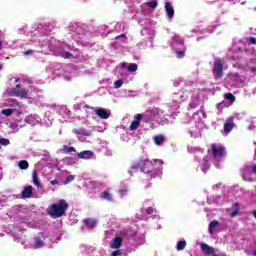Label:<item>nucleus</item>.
Wrapping results in <instances>:
<instances>
[{"mask_svg": "<svg viewBox=\"0 0 256 256\" xmlns=\"http://www.w3.org/2000/svg\"><path fill=\"white\" fill-rule=\"evenodd\" d=\"M250 171H252V173L256 175V164H253L252 166H250Z\"/></svg>", "mask_w": 256, "mask_h": 256, "instance_id": "nucleus-38", "label": "nucleus"}, {"mask_svg": "<svg viewBox=\"0 0 256 256\" xmlns=\"http://www.w3.org/2000/svg\"><path fill=\"white\" fill-rule=\"evenodd\" d=\"M119 37H124L125 38L126 36H125V34H121V35L117 36V39H119Z\"/></svg>", "mask_w": 256, "mask_h": 256, "instance_id": "nucleus-42", "label": "nucleus"}, {"mask_svg": "<svg viewBox=\"0 0 256 256\" xmlns=\"http://www.w3.org/2000/svg\"><path fill=\"white\" fill-rule=\"evenodd\" d=\"M11 95L14 97H20V99H28L29 90L21 88V85L17 84L16 88L12 90Z\"/></svg>", "mask_w": 256, "mask_h": 256, "instance_id": "nucleus-5", "label": "nucleus"}, {"mask_svg": "<svg viewBox=\"0 0 256 256\" xmlns=\"http://www.w3.org/2000/svg\"><path fill=\"white\" fill-rule=\"evenodd\" d=\"M233 211L230 213L231 217H237L239 215V202H235L232 205Z\"/></svg>", "mask_w": 256, "mask_h": 256, "instance_id": "nucleus-17", "label": "nucleus"}, {"mask_svg": "<svg viewBox=\"0 0 256 256\" xmlns=\"http://www.w3.org/2000/svg\"><path fill=\"white\" fill-rule=\"evenodd\" d=\"M153 213H155V209L151 206H149L147 209H146V214L147 215H153Z\"/></svg>", "mask_w": 256, "mask_h": 256, "instance_id": "nucleus-34", "label": "nucleus"}, {"mask_svg": "<svg viewBox=\"0 0 256 256\" xmlns=\"http://www.w3.org/2000/svg\"><path fill=\"white\" fill-rule=\"evenodd\" d=\"M253 215H254V217H255V219H256V211L253 212Z\"/></svg>", "mask_w": 256, "mask_h": 256, "instance_id": "nucleus-44", "label": "nucleus"}, {"mask_svg": "<svg viewBox=\"0 0 256 256\" xmlns=\"http://www.w3.org/2000/svg\"><path fill=\"white\" fill-rule=\"evenodd\" d=\"M139 171H141V160L134 163L128 170V173L129 175H133V173H139Z\"/></svg>", "mask_w": 256, "mask_h": 256, "instance_id": "nucleus-12", "label": "nucleus"}, {"mask_svg": "<svg viewBox=\"0 0 256 256\" xmlns=\"http://www.w3.org/2000/svg\"><path fill=\"white\" fill-rule=\"evenodd\" d=\"M32 179H33V183L34 185H36V187H41V182H39V177L37 176V172H33L32 174Z\"/></svg>", "mask_w": 256, "mask_h": 256, "instance_id": "nucleus-25", "label": "nucleus"}, {"mask_svg": "<svg viewBox=\"0 0 256 256\" xmlns=\"http://www.w3.org/2000/svg\"><path fill=\"white\" fill-rule=\"evenodd\" d=\"M214 79H222L225 73L223 72V59L221 57H217L214 59V66L212 69Z\"/></svg>", "mask_w": 256, "mask_h": 256, "instance_id": "nucleus-3", "label": "nucleus"}, {"mask_svg": "<svg viewBox=\"0 0 256 256\" xmlns=\"http://www.w3.org/2000/svg\"><path fill=\"white\" fill-rule=\"evenodd\" d=\"M249 45H256V38L255 37H250L248 39Z\"/></svg>", "mask_w": 256, "mask_h": 256, "instance_id": "nucleus-37", "label": "nucleus"}, {"mask_svg": "<svg viewBox=\"0 0 256 256\" xmlns=\"http://www.w3.org/2000/svg\"><path fill=\"white\" fill-rule=\"evenodd\" d=\"M0 145H9V139L1 138L0 139Z\"/></svg>", "mask_w": 256, "mask_h": 256, "instance_id": "nucleus-36", "label": "nucleus"}, {"mask_svg": "<svg viewBox=\"0 0 256 256\" xmlns=\"http://www.w3.org/2000/svg\"><path fill=\"white\" fill-rule=\"evenodd\" d=\"M233 129H235V123L226 122L224 124V132L226 133V135H229V133H231L233 131Z\"/></svg>", "mask_w": 256, "mask_h": 256, "instance_id": "nucleus-16", "label": "nucleus"}, {"mask_svg": "<svg viewBox=\"0 0 256 256\" xmlns=\"http://www.w3.org/2000/svg\"><path fill=\"white\" fill-rule=\"evenodd\" d=\"M101 199H105L106 201H113V197L111 196V193L109 191H103L101 194Z\"/></svg>", "mask_w": 256, "mask_h": 256, "instance_id": "nucleus-21", "label": "nucleus"}, {"mask_svg": "<svg viewBox=\"0 0 256 256\" xmlns=\"http://www.w3.org/2000/svg\"><path fill=\"white\" fill-rule=\"evenodd\" d=\"M253 256H256V250H254Z\"/></svg>", "mask_w": 256, "mask_h": 256, "instance_id": "nucleus-45", "label": "nucleus"}, {"mask_svg": "<svg viewBox=\"0 0 256 256\" xmlns=\"http://www.w3.org/2000/svg\"><path fill=\"white\" fill-rule=\"evenodd\" d=\"M121 255V250H116L112 252V256H119Z\"/></svg>", "mask_w": 256, "mask_h": 256, "instance_id": "nucleus-40", "label": "nucleus"}, {"mask_svg": "<svg viewBox=\"0 0 256 256\" xmlns=\"http://www.w3.org/2000/svg\"><path fill=\"white\" fill-rule=\"evenodd\" d=\"M18 167H19V169H22V170L29 169V162H27V160H21L18 163Z\"/></svg>", "mask_w": 256, "mask_h": 256, "instance_id": "nucleus-24", "label": "nucleus"}, {"mask_svg": "<svg viewBox=\"0 0 256 256\" xmlns=\"http://www.w3.org/2000/svg\"><path fill=\"white\" fill-rule=\"evenodd\" d=\"M73 133H75L76 135H82L83 137H91V135L93 134L91 130H86L83 128L74 129Z\"/></svg>", "mask_w": 256, "mask_h": 256, "instance_id": "nucleus-11", "label": "nucleus"}, {"mask_svg": "<svg viewBox=\"0 0 256 256\" xmlns=\"http://www.w3.org/2000/svg\"><path fill=\"white\" fill-rule=\"evenodd\" d=\"M41 247H43V240L41 239V237H36L34 241V248L41 249Z\"/></svg>", "mask_w": 256, "mask_h": 256, "instance_id": "nucleus-22", "label": "nucleus"}, {"mask_svg": "<svg viewBox=\"0 0 256 256\" xmlns=\"http://www.w3.org/2000/svg\"><path fill=\"white\" fill-rule=\"evenodd\" d=\"M68 207L69 204L67 201L62 199L59 203L50 205L47 208L46 213L53 219H59V217H63L65 215Z\"/></svg>", "mask_w": 256, "mask_h": 256, "instance_id": "nucleus-2", "label": "nucleus"}, {"mask_svg": "<svg viewBox=\"0 0 256 256\" xmlns=\"http://www.w3.org/2000/svg\"><path fill=\"white\" fill-rule=\"evenodd\" d=\"M177 59H183L185 57V51H176Z\"/></svg>", "mask_w": 256, "mask_h": 256, "instance_id": "nucleus-32", "label": "nucleus"}, {"mask_svg": "<svg viewBox=\"0 0 256 256\" xmlns=\"http://www.w3.org/2000/svg\"><path fill=\"white\" fill-rule=\"evenodd\" d=\"M185 247H187V241L181 240L177 243L176 249H177V251H183V249H185Z\"/></svg>", "mask_w": 256, "mask_h": 256, "instance_id": "nucleus-23", "label": "nucleus"}, {"mask_svg": "<svg viewBox=\"0 0 256 256\" xmlns=\"http://www.w3.org/2000/svg\"><path fill=\"white\" fill-rule=\"evenodd\" d=\"M75 147H73V146H70V147H64V149H63V152L67 155V154H69V153H75Z\"/></svg>", "mask_w": 256, "mask_h": 256, "instance_id": "nucleus-29", "label": "nucleus"}, {"mask_svg": "<svg viewBox=\"0 0 256 256\" xmlns=\"http://www.w3.org/2000/svg\"><path fill=\"white\" fill-rule=\"evenodd\" d=\"M241 171V175L244 181H253V177L251 176L253 175V172L251 171V166H244Z\"/></svg>", "mask_w": 256, "mask_h": 256, "instance_id": "nucleus-7", "label": "nucleus"}, {"mask_svg": "<svg viewBox=\"0 0 256 256\" xmlns=\"http://www.w3.org/2000/svg\"><path fill=\"white\" fill-rule=\"evenodd\" d=\"M93 155L94 154L91 150H85L78 153L79 159H92Z\"/></svg>", "mask_w": 256, "mask_h": 256, "instance_id": "nucleus-13", "label": "nucleus"}, {"mask_svg": "<svg viewBox=\"0 0 256 256\" xmlns=\"http://www.w3.org/2000/svg\"><path fill=\"white\" fill-rule=\"evenodd\" d=\"M165 11L167 12L169 19H173L175 16V10L173 9V5L170 2L165 3Z\"/></svg>", "mask_w": 256, "mask_h": 256, "instance_id": "nucleus-10", "label": "nucleus"}, {"mask_svg": "<svg viewBox=\"0 0 256 256\" xmlns=\"http://www.w3.org/2000/svg\"><path fill=\"white\" fill-rule=\"evenodd\" d=\"M33 195V188L31 186L25 187L22 191V197L24 199H31V196Z\"/></svg>", "mask_w": 256, "mask_h": 256, "instance_id": "nucleus-14", "label": "nucleus"}, {"mask_svg": "<svg viewBox=\"0 0 256 256\" xmlns=\"http://www.w3.org/2000/svg\"><path fill=\"white\" fill-rule=\"evenodd\" d=\"M141 171L146 175V181H151V179H155V177H159L161 175V169L155 168L153 166V162L145 159H140Z\"/></svg>", "mask_w": 256, "mask_h": 256, "instance_id": "nucleus-1", "label": "nucleus"}, {"mask_svg": "<svg viewBox=\"0 0 256 256\" xmlns=\"http://www.w3.org/2000/svg\"><path fill=\"white\" fill-rule=\"evenodd\" d=\"M1 115H5L6 117H11V115H13V109H10V108L3 109L1 111Z\"/></svg>", "mask_w": 256, "mask_h": 256, "instance_id": "nucleus-27", "label": "nucleus"}, {"mask_svg": "<svg viewBox=\"0 0 256 256\" xmlns=\"http://www.w3.org/2000/svg\"><path fill=\"white\" fill-rule=\"evenodd\" d=\"M201 250L205 255H214L215 254V248L209 246L207 243H201L200 244Z\"/></svg>", "mask_w": 256, "mask_h": 256, "instance_id": "nucleus-8", "label": "nucleus"}, {"mask_svg": "<svg viewBox=\"0 0 256 256\" xmlns=\"http://www.w3.org/2000/svg\"><path fill=\"white\" fill-rule=\"evenodd\" d=\"M154 143L156 145H163L165 143V137L163 135H157L154 137Z\"/></svg>", "mask_w": 256, "mask_h": 256, "instance_id": "nucleus-20", "label": "nucleus"}, {"mask_svg": "<svg viewBox=\"0 0 256 256\" xmlns=\"http://www.w3.org/2000/svg\"><path fill=\"white\" fill-rule=\"evenodd\" d=\"M2 45H3V42H2L1 39H0V49H1Z\"/></svg>", "mask_w": 256, "mask_h": 256, "instance_id": "nucleus-43", "label": "nucleus"}, {"mask_svg": "<svg viewBox=\"0 0 256 256\" xmlns=\"http://www.w3.org/2000/svg\"><path fill=\"white\" fill-rule=\"evenodd\" d=\"M157 5H159L157 0L146 2V6H148L150 9H157Z\"/></svg>", "mask_w": 256, "mask_h": 256, "instance_id": "nucleus-26", "label": "nucleus"}, {"mask_svg": "<svg viewBox=\"0 0 256 256\" xmlns=\"http://www.w3.org/2000/svg\"><path fill=\"white\" fill-rule=\"evenodd\" d=\"M23 55L27 56V55H33V50H26L23 52Z\"/></svg>", "mask_w": 256, "mask_h": 256, "instance_id": "nucleus-39", "label": "nucleus"}, {"mask_svg": "<svg viewBox=\"0 0 256 256\" xmlns=\"http://www.w3.org/2000/svg\"><path fill=\"white\" fill-rule=\"evenodd\" d=\"M74 179H75V176L73 175L68 176L64 181V185H68V183H71V181H73Z\"/></svg>", "mask_w": 256, "mask_h": 256, "instance_id": "nucleus-33", "label": "nucleus"}, {"mask_svg": "<svg viewBox=\"0 0 256 256\" xmlns=\"http://www.w3.org/2000/svg\"><path fill=\"white\" fill-rule=\"evenodd\" d=\"M215 227H219V221L213 220L209 224V233L210 235H213V231H215Z\"/></svg>", "mask_w": 256, "mask_h": 256, "instance_id": "nucleus-18", "label": "nucleus"}, {"mask_svg": "<svg viewBox=\"0 0 256 256\" xmlns=\"http://www.w3.org/2000/svg\"><path fill=\"white\" fill-rule=\"evenodd\" d=\"M63 59H71L73 57V54H71L70 52H65L62 55Z\"/></svg>", "mask_w": 256, "mask_h": 256, "instance_id": "nucleus-35", "label": "nucleus"}, {"mask_svg": "<svg viewBox=\"0 0 256 256\" xmlns=\"http://www.w3.org/2000/svg\"><path fill=\"white\" fill-rule=\"evenodd\" d=\"M15 82H16V83L19 82V79H16Z\"/></svg>", "mask_w": 256, "mask_h": 256, "instance_id": "nucleus-46", "label": "nucleus"}, {"mask_svg": "<svg viewBox=\"0 0 256 256\" xmlns=\"http://www.w3.org/2000/svg\"><path fill=\"white\" fill-rule=\"evenodd\" d=\"M122 244H123V238H121V237H116V238L114 239V242H113V248H114V249H119Z\"/></svg>", "mask_w": 256, "mask_h": 256, "instance_id": "nucleus-19", "label": "nucleus"}, {"mask_svg": "<svg viewBox=\"0 0 256 256\" xmlns=\"http://www.w3.org/2000/svg\"><path fill=\"white\" fill-rule=\"evenodd\" d=\"M141 119H145V116L141 114L134 116V121H132L130 124V131H137V129H139V126L141 125Z\"/></svg>", "mask_w": 256, "mask_h": 256, "instance_id": "nucleus-6", "label": "nucleus"}, {"mask_svg": "<svg viewBox=\"0 0 256 256\" xmlns=\"http://www.w3.org/2000/svg\"><path fill=\"white\" fill-rule=\"evenodd\" d=\"M225 99H227L231 103H235V96L232 93H226L225 94Z\"/></svg>", "mask_w": 256, "mask_h": 256, "instance_id": "nucleus-30", "label": "nucleus"}, {"mask_svg": "<svg viewBox=\"0 0 256 256\" xmlns=\"http://www.w3.org/2000/svg\"><path fill=\"white\" fill-rule=\"evenodd\" d=\"M123 86V80H117L114 82V89H119Z\"/></svg>", "mask_w": 256, "mask_h": 256, "instance_id": "nucleus-31", "label": "nucleus"}, {"mask_svg": "<svg viewBox=\"0 0 256 256\" xmlns=\"http://www.w3.org/2000/svg\"><path fill=\"white\" fill-rule=\"evenodd\" d=\"M51 185H57V183H59L57 180H52L51 182Z\"/></svg>", "mask_w": 256, "mask_h": 256, "instance_id": "nucleus-41", "label": "nucleus"}, {"mask_svg": "<svg viewBox=\"0 0 256 256\" xmlns=\"http://www.w3.org/2000/svg\"><path fill=\"white\" fill-rule=\"evenodd\" d=\"M94 112L100 119H109V113L105 109H94Z\"/></svg>", "mask_w": 256, "mask_h": 256, "instance_id": "nucleus-15", "label": "nucleus"}, {"mask_svg": "<svg viewBox=\"0 0 256 256\" xmlns=\"http://www.w3.org/2000/svg\"><path fill=\"white\" fill-rule=\"evenodd\" d=\"M82 223L85 225V227H87V229H94V227H97L96 219L86 218L82 221Z\"/></svg>", "mask_w": 256, "mask_h": 256, "instance_id": "nucleus-9", "label": "nucleus"}, {"mask_svg": "<svg viewBox=\"0 0 256 256\" xmlns=\"http://www.w3.org/2000/svg\"><path fill=\"white\" fill-rule=\"evenodd\" d=\"M127 71H129V73H135V71H137V64L135 63L129 64Z\"/></svg>", "mask_w": 256, "mask_h": 256, "instance_id": "nucleus-28", "label": "nucleus"}, {"mask_svg": "<svg viewBox=\"0 0 256 256\" xmlns=\"http://www.w3.org/2000/svg\"><path fill=\"white\" fill-rule=\"evenodd\" d=\"M211 154L213 159H216V161H219L221 157H225L226 152H225V147L219 145V144H211L210 148Z\"/></svg>", "mask_w": 256, "mask_h": 256, "instance_id": "nucleus-4", "label": "nucleus"}]
</instances>
